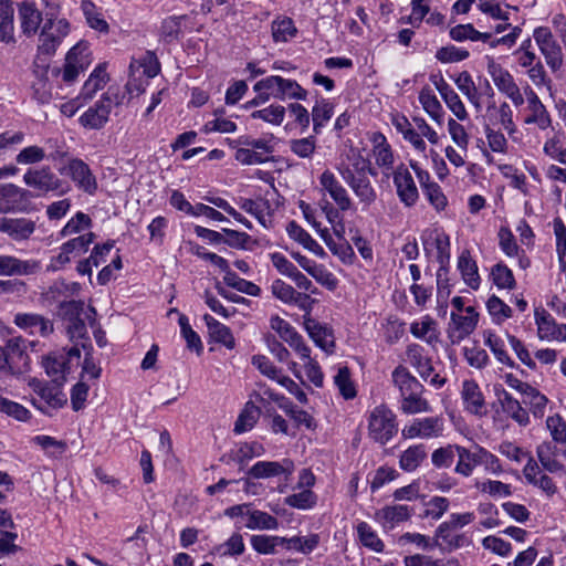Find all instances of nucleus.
Wrapping results in <instances>:
<instances>
[{"mask_svg":"<svg viewBox=\"0 0 566 566\" xmlns=\"http://www.w3.org/2000/svg\"><path fill=\"white\" fill-rule=\"evenodd\" d=\"M30 192L13 184L4 185L0 188V200L4 201L7 207L2 212L23 210L29 202Z\"/></svg>","mask_w":566,"mask_h":566,"instance_id":"4be33fe9","label":"nucleus"},{"mask_svg":"<svg viewBox=\"0 0 566 566\" xmlns=\"http://www.w3.org/2000/svg\"><path fill=\"white\" fill-rule=\"evenodd\" d=\"M35 230V222L27 218H10L7 234L15 241L27 240Z\"/></svg>","mask_w":566,"mask_h":566,"instance_id":"58836bf2","label":"nucleus"},{"mask_svg":"<svg viewBox=\"0 0 566 566\" xmlns=\"http://www.w3.org/2000/svg\"><path fill=\"white\" fill-rule=\"evenodd\" d=\"M285 108L281 105H270L251 114L254 119H262L273 125H281L284 120Z\"/></svg>","mask_w":566,"mask_h":566,"instance_id":"680f3d73","label":"nucleus"},{"mask_svg":"<svg viewBox=\"0 0 566 566\" xmlns=\"http://www.w3.org/2000/svg\"><path fill=\"white\" fill-rule=\"evenodd\" d=\"M69 32L70 23L65 19H48L39 35L36 60L53 55Z\"/></svg>","mask_w":566,"mask_h":566,"instance_id":"7ed1b4c3","label":"nucleus"},{"mask_svg":"<svg viewBox=\"0 0 566 566\" xmlns=\"http://www.w3.org/2000/svg\"><path fill=\"white\" fill-rule=\"evenodd\" d=\"M452 40L462 42L465 40L488 42L492 38L490 32H480L472 24H458L450 30Z\"/></svg>","mask_w":566,"mask_h":566,"instance_id":"37998d69","label":"nucleus"},{"mask_svg":"<svg viewBox=\"0 0 566 566\" xmlns=\"http://www.w3.org/2000/svg\"><path fill=\"white\" fill-rule=\"evenodd\" d=\"M454 82L460 92L464 94L469 102L479 111L481 108V95L472 76L467 71H463L454 78Z\"/></svg>","mask_w":566,"mask_h":566,"instance_id":"ea45409f","label":"nucleus"},{"mask_svg":"<svg viewBox=\"0 0 566 566\" xmlns=\"http://www.w3.org/2000/svg\"><path fill=\"white\" fill-rule=\"evenodd\" d=\"M397 433V416L386 405H379L368 413L367 434L373 442L385 446Z\"/></svg>","mask_w":566,"mask_h":566,"instance_id":"f03ea898","label":"nucleus"},{"mask_svg":"<svg viewBox=\"0 0 566 566\" xmlns=\"http://www.w3.org/2000/svg\"><path fill=\"white\" fill-rule=\"evenodd\" d=\"M333 114V105L329 102L322 99L316 103L312 109L313 129L315 134L321 132V128L331 119Z\"/></svg>","mask_w":566,"mask_h":566,"instance_id":"052dcab7","label":"nucleus"},{"mask_svg":"<svg viewBox=\"0 0 566 566\" xmlns=\"http://www.w3.org/2000/svg\"><path fill=\"white\" fill-rule=\"evenodd\" d=\"M443 432V420L439 417L416 419L411 424L402 429V436L408 439H430L441 436Z\"/></svg>","mask_w":566,"mask_h":566,"instance_id":"f8f14e48","label":"nucleus"},{"mask_svg":"<svg viewBox=\"0 0 566 566\" xmlns=\"http://www.w3.org/2000/svg\"><path fill=\"white\" fill-rule=\"evenodd\" d=\"M81 9L85 15L86 22L92 29H95L99 32L108 31L107 22L101 17L95 4L91 0H83L81 3Z\"/></svg>","mask_w":566,"mask_h":566,"instance_id":"603ef678","label":"nucleus"},{"mask_svg":"<svg viewBox=\"0 0 566 566\" xmlns=\"http://www.w3.org/2000/svg\"><path fill=\"white\" fill-rule=\"evenodd\" d=\"M125 94L118 87L111 86L101 98L88 107L78 118L80 124L88 129H101L108 122L115 106L123 104Z\"/></svg>","mask_w":566,"mask_h":566,"instance_id":"f257e3e1","label":"nucleus"},{"mask_svg":"<svg viewBox=\"0 0 566 566\" xmlns=\"http://www.w3.org/2000/svg\"><path fill=\"white\" fill-rule=\"evenodd\" d=\"M29 386L42 400L46 402L49 407L59 409L67 402V397L61 389L62 386H57L55 384L50 385L38 378H31L29 380Z\"/></svg>","mask_w":566,"mask_h":566,"instance_id":"2eb2a0df","label":"nucleus"},{"mask_svg":"<svg viewBox=\"0 0 566 566\" xmlns=\"http://www.w3.org/2000/svg\"><path fill=\"white\" fill-rule=\"evenodd\" d=\"M335 385L339 389L345 399H353L356 397V389L350 379V373L347 367H340L334 377Z\"/></svg>","mask_w":566,"mask_h":566,"instance_id":"69168bd1","label":"nucleus"},{"mask_svg":"<svg viewBox=\"0 0 566 566\" xmlns=\"http://www.w3.org/2000/svg\"><path fill=\"white\" fill-rule=\"evenodd\" d=\"M81 352L77 345L71 347L67 352L51 353L43 357L42 366L52 384L63 386L66 381V374L70 371V364L73 358L80 359Z\"/></svg>","mask_w":566,"mask_h":566,"instance_id":"20e7f679","label":"nucleus"},{"mask_svg":"<svg viewBox=\"0 0 566 566\" xmlns=\"http://www.w3.org/2000/svg\"><path fill=\"white\" fill-rule=\"evenodd\" d=\"M451 323L458 333V338L463 339L469 336L476 327L478 323L473 316H467L459 313H451Z\"/></svg>","mask_w":566,"mask_h":566,"instance_id":"0e129e2a","label":"nucleus"},{"mask_svg":"<svg viewBox=\"0 0 566 566\" xmlns=\"http://www.w3.org/2000/svg\"><path fill=\"white\" fill-rule=\"evenodd\" d=\"M19 19L23 33L34 35L42 22V13L32 2L23 1L19 4Z\"/></svg>","mask_w":566,"mask_h":566,"instance_id":"b1692460","label":"nucleus"},{"mask_svg":"<svg viewBox=\"0 0 566 566\" xmlns=\"http://www.w3.org/2000/svg\"><path fill=\"white\" fill-rule=\"evenodd\" d=\"M251 545L259 554H273L277 545H284L285 537L269 536V535H253L251 537Z\"/></svg>","mask_w":566,"mask_h":566,"instance_id":"4d7b16f0","label":"nucleus"},{"mask_svg":"<svg viewBox=\"0 0 566 566\" xmlns=\"http://www.w3.org/2000/svg\"><path fill=\"white\" fill-rule=\"evenodd\" d=\"M347 159L348 164L342 163L337 168L342 178L345 170H348L354 176L356 175L360 177L367 176L368 174L371 176L377 175L371 167L370 160L361 156L357 150L350 149V151L347 154Z\"/></svg>","mask_w":566,"mask_h":566,"instance_id":"a878e982","label":"nucleus"},{"mask_svg":"<svg viewBox=\"0 0 566 566\" xmlns=\"http://www.w3.org/2000/svg\"><path fill=\"white\" fill-rule=\"evenodd\" d=\"M524 95L527 102L530 115L524 118L526 125L535 124L539 129H547L552 125V119L545 105L531 86L524 87Z\"/></svg>","mask_w":566,"mask_h":566,"instance_id":"9d476101","label":"nucleus"},{"mask_svg":"<svg viewBox=\"0 0 566 566\" xmlns=\"http://www.w3.org/2000/svg\"><path fill=\"white\" fill-rule=\"evenodd\" d=\"M523 474L528 484L541 489L547 495L552 496L556 493L557 488L553 480L547 474L543 473L537 462L531 455L523 469Z\"/></svg>","mask_w":566,"mask_h":566,"instance_id":"f3484780","label":"nucleus"},{"mask_svg":"<svg viewBox=\"0 0 566 566\" xmlns=\"http://www.w3.org/2000/svg\"><path fill=\"white\" fill-rule=\"evenodd\" d=\"M374 156L376 159V164L379 167H384L386 169H391L394 165V155L390 149L389 144L387 143L385 136L380 133L374 135Z\"/></svg>","mask_w":566,"mask_h":566,"instance_id":"4c0bfd02","label":"nucleus"},{"mask_svg":"<svg viewBox=\"0 0 566 566\" xmlns=\"http://www.w3.org/2000/svg\"><path fill=\"white\" fill-rule=\"evenodd\" d=\"M343 180L350 187L364 207H370L377 199V192L367 176H354L348 170L343 172Z\"/></svg>","mask_w":566,"mask_h":566,"instance_id":"4468645a","label":"nucleus"},{"mask_svg":"<svg viewBox=\"0 0 566 566\" xmlns=\"http://www.w3.org/2000/svg\"><path fill=\"white\" fill-rule=\"evenodd\" d=\"M304 326L311 338L315 342L317 346L328 352L329 347L334 346L333 340L328 342L326 338L328 336V331L326 327L322 326L317 321L312 318L311 316H304Z\"/></svg>","mask_w":566,"mask_h":566,"instance_id":"79ce46f5","label":"nucleus"},{"mask_svg":"<svg viewBox=\"0 0 566 566\" xmlns=\"http://www.w3.org/2000/svg\"><path fill=\"white\" fill-rule=\"evenodd\" d=\"M488 72L496 88L512 101L515 106L524 104L525 98L513 75L500 64L491 61L488 65Z\"/></svg>","mask_w":566,"mask_h":566,"instance_id":"6e6552de","label":"nucleus"},{"mask_svg":"<svg viewBox=\"0 0 566 566\" xmlns=\"http://www.w3.org/2000/svg\"><path fill=\"white\" fill-rule=\"evenodd\" d=\"M394 184L400 201L407 207H412L417 202L419 193L412 175L403 164L396 168Z\"/></svg>","mask_w":566,"mask_h":566,"instance_id":"9b49d317","label":"nucleus"},{"mask_svg":"<svg viewBox=\"0 0 566 566\" xmlns=\"http://www.w3.org/2000/svg\"><path fill=\"white\" fill-rule=\"evenodd\" d=\"M522 395L523 403L531 406L532 412L535 417H542L548 401L547 398L531 385Z\"/></svg>","mask_w":566,"mask_h":566,"instance_id":"5fc2aeb1","label":"nucleus"},{"mask_svg":"<svg viewBox=\"0 0 566 566\" xmlns=\"http://www.w3.org/2000/svg\"><path fill=\"white\" fill-rule=\"evenodd\" d=\"M271 95L279 99H305L307 92L296 81L280 77L277 90Z\"/></svg>","mask_w":566,"mask_h":566,"instance_id":"a19ab883","label":"nucleus"},{"mask_svg":"<svg viewBox=\"0 0 566 566\" xmlns=\"http://www.w3.org/2000/svg\"><path fill=\"white\" fill-rule=\"evenodd\" d=\"M261 416V409L252 401H248L234 423V432L243 433L251 430Z\"/></svg>","mask_w":566,"mask_h":566,"instance_id":"e433bc0d","label":"nucleus"},{"mask_svg":"<svg viewBox=\"0 0 566 566\" xmlns=\"http://www.w3.org/2000/svg\"><path fill=\"white\" fill-rule=\"evenodd\" d=\"M14 324L21 328H30L32 334L39 333L41 336H48L53 332V323L39 314H17Z\"/></svg>","mask_w":566,"mask_h":566,"instance_id":"393cba45","label":"nucleus"},{"mask_svg":"<svg viewBox=\"0 0 566 566\" xmlns=\"http://www.w3.org/2000/svg\"><path fill=\"white\" fill-rule=\"evenodd\" d=\"M224 283L235 289L241 293H245L250 296H259L261 294V289L254 284L253 282L241 279L235 272L230 271L227 275L223 276Z\"/></svg>","mask_w":566,"mask_h":566,"instance_id":"8fccbe9b","label":"nucleus"},{"mask_svg":"<svg viewBox=\"0 0 566 566\" xmlns=\"http://www.w3.org/2000/svg\"><path fill=\"white\" fill-rule=\"evenodd\" d=\"M13 3L10 0H0V42L14 41Z\"/></svg>","mask_w":566,"mask_h":566,"instance_id":"c756f323","label":"nucleus"},{"mask_svg":"<svg viewBox=\"0 0 566 566\" xmlns=\"http://www.w3.org/2000/svg\"><path fill=\"white\" fill-rule=\"evenodd\" d=\"M461 395L465 409L469 412L478 416L486 413L483 394L474 380L463 381Z\"/></svg>","mask_w":566,"mask_h":566,"instance_id":"aec40b11","label":"nucleus"},{"mask_svg":"<svg viewBox=\"0 0 566 566\" xmlns=\"http://www.w3.org/2000/svg\"><path fill=\"white\" fill-rule=\"evenodd\" d=\"M483 337L485 346L490 348V350L492 352V354L500 364L507 366L510 368L515 367L514 360L510 357L509 353L505 349L504 340L499 335L489 329L483 332Z\"/></svg>","mask_w":566,"mask_h":566,"instance_id":"7c9ffc66","label":"nucleus"},{"mask_svg":"<svg viewBox=\"0 0 566 566\" xmlns=\"http://www.w3.org/2000/svg\"><path fill=\"white\" fill-rule=\"evenodd\" d=\"M535 322L537 325V335L541 339L553 338L558 325L549 313L545 310L535 312Z\"/></svg>","mask_w":566,"mask_h":566,"instance_id":"3c124183","label":"nucleus"},{"mask_svg":"<svg viewBox=\"0 0 566 566\" xmlns=\"http://www.w3.org/2000/svg\"><path fill=\"white\" fill-rule=\"evenodd\" d=\"M436 546L452 552L454 549L471 545V539L464 534H458L455 531L448 528V525H439L434 536Z\"/></svg>","mask_w":566,"mask_h":566,"instance_id":"412c9836","label":"nucleus"},{"mask_svg":"<svg viewBox=\"0 0 566 566\" xmlns=\"http://www.w3.org/2000/svg\"><path fill=\"white\" fill-rule=\"evenodd\" d=\"M23 182L40 193L63 192V180L49 166L28 169L23 175Z\"/></svg>","mask_w":566,"mask_h":566,"instance_id":"0eeeda50","label":"nucleus"},{"mask_svg":"<svg viewBox=\"0 0 566 566\" xmlns=\"http://www.w3.org/2000/svg\"><path fill=\"white\" fill-rule=\"evenodd\" d=\"M277 526V520L271 514L259 510L248 511L245 527L250 530H276Z\"/></svg>","mask_w":566,"mask_h":566,"instance_id":"c03bdc74","label":"nucleus"},{"mask_svg":"<svg viewBox=\"0 0 566 566\" xmlns=\"http://www.w3.org/2000/svg\"><path fill=\"white\" fill-rule=\"evenodd\" d=\"M319 543V536L317 534H313L308 537H298L294 536L291 538H285V545L287 549H295L303 554L311 553Z\"/></svg>","mask_w":566,"mask_h":566,"instance_id":"e2e57ef3","label":"nucleus"},{"mask_svg":"<svg viewBox=\"0 0 566 566\" xmlns=\"http://www.w3.org/2000/svg\"><path fill=\"white\" fill-rule=\"evenodd\" d=\"M491 277L499 289L513 290L516 285L513 272L503 263H497L492 268Z\"/></svg>","mask_w":566,"mask_h":566,"instance_id":"864d4df0","label":"nucleus"},{"mask_svg":"<svg viewBox=\"0 0 566 566\" xmlns=\"http://www.w3.org/2000/svg\"><path fill=\"white\" fill-rule=\"evenodd\" d=\"M455 451L459 458L455 472L463 476H469L473 469L479 465L478 448L474 451H470L463 447H455Z\"/></svg>","mask_w":566,"mask_h":566,"instance_id":"a18cd8bd","label":"nucleus"},{"mask_svg":"<svg viewBox=\"0 0 566 566\" xmlns=\"http://www.w3.org/2000/svg\"><path fill=\"white\" fill-rule=\"evenodd\" d=\"M357 533L359 541L365 547H368L377 553L384 551V543L366 522H360L357 525Z\"/></svg>","mask_w":566,"mask_h":566,"instance_id":"6e6d98bb","label":"nucleus"},{"mask_svg":"<svg viewBox=\"0 0 566 566\" xmlns=\"http://www.w3.org/2000/svg\"><path fill=\"white\" fill-rule=\"evenodd\" d=\"M546 427L549 430L554 442H566V421L559 415L548 417L546 419Z\"/></svg>","mask_w":566,"mask_h":566,"instance_id":"774afa93","label":"nucleus"},{"mask_svg":"<svg viewBox=\"0 0 566 566\" xmlns=\"http://www.w3.org/2000/svg\"><path fill=\"white\" fill-rule=\"evenodd\" d=\"M40 269L41 264L36 260H20L12 255H0V275H30Z\"/></svg>","mask_w":566,"mask_h":566,"instance_id":"dca6fc26","label":"nucleus"},{"mask_svg":"<svg viewBox=\"0 0 566 566\" xmlns=\"http://www.w3.org/2000/svg\"><path fill=\"white\" fill-rule=\"evenodd\" d=\"M534 40L544 55L547 65L552 71H557L563 65V50L552 31L547 27H538L533 32Z\"/></svg>","mask_w":566,"mask_h":566,"instance_id":"423d86ee","label":"nucleus"},{"mask_svg":"<svg viewBox=\"0 0 566 566\" xmlns=\"http://www.w3.org/2000/svg\"><path fill=\"white\" fill-rule=\"evenodd\" d=\"M408 361L417 369L420 377L428 380L433 373V367L429 357L423 355V347L418 344H411L406 350Z\"/></svg>","mask_w":566,"mask_h":566,"instance_id":"c85d7f7f","label":"nucleus"},{"mask_svg":"<svg viewBox=\"0 0 566 566\" xmlns=\"http://www.w3.org/2000/svg\"><path fill=\"white\" fill-rule=\"evenodd\" d=\"M271 31L275 42H286L295 35L296 28L291 18L283 17L272 22Z\"/></svg>","mask_w":566,"mask_h":566,"instance_id":"49530a36","label":"nucleus"},{"mask_svg":"<svg viewBox=\"0 0 566 566\" xmlns=\"http://www.w3.org/2000/svg\"><path fill=\"white\" fill-rule=\"evenodd\" d=\"M48 67L49 65L45 59L43 61L35 60L33 73L36 76V81L33 82L32 88L34 91V96L41 103L48 102L51 97L46 77Z\"/></svg>","mask_w":566,"mask_h":566,"instance_id":"2f4dec72","label":"nucleus"},{"mask_svg":"<svg viewBox=\"0 0 566 566\" xmlns=\"http://www.w3.org/2000/svg\"><path fill=\"white\" fill-rule=\"evenodd\" d=\"M400 410L406 415L430 411L429 402L422 398V392H413L401 398Z\"/></svg>","mask_w":566,"mask_h":566,"instance_id":"de8ad7c7","label":"nucleus"},{"mask_svg":"<svg viewBox=\"0 0 566 566\" xmlns=\"http://www.w3.org/2000/svg\"><path fill=\"white\" fill-rule=\"evenodd\" d=\"M499 401L503 410L517 423L525 426L528 423L530 418L527 411L521 406V402L512 397L511 394L503 390L499 397Z\"/></svg>","mask_w":566,"mask_h":566,"instance_id":"f704fd0d","label":"nucleus"},{"mask_svg":"<svg viewBox=\"0 0 566 566\" xmlns=\"http://www.w3.org/2000/svg\"><path fill=\"white\" fill-rule=\"evenodd\" d=\"M411 516V510L407 505H387L375 513V520L384 530H392L399 523L406 522Z\"/></svg>","mask_w":566,"mask_h":566,"instance_id":"a211bd4d","label":"nucleus"},{"mask_svg":"<svg viewBox=\"0 0 566 566\" xmlns=\"http://www.w3.org/2000/svg\"><path fill=\"white\" fill-rule=\"evenodd\" d=\"M203 319L208 326L209 334L214 342L221 343L222 345L230 349L234 347V337L229 327L221 324L209 314H206L203 316Z\"/></svg>","mask_w":566,"mask_h":566,"instance_id":"72a5a7b5","label":"nucleus"},{"mask_svg":"<svg viewBox=\"0 0 566 566\" xmlns=\"http://www.w3.org/2000/svg\"><path fill=\"white\" fill-rule=\"evenodd\" d=\"M273 151H265L263 149H245L238 148L235 151V160L243 165H259L264 164L271 159V154Z\"/></svg>","mask_w":566,"mask_h":566,"instance_id":"13d9d810","label":"nucleus"},{"mask_svg":"<svg viewBox=\"0 0 566 566\" xmlns=\"http://www.w3.org/2000/svg\"><path fill=\"white\" fill-rule=\"evenodd\" d=\"M108 81V75L103 65L95 67L90 78L85 82L83 92L86 97H92L97 91L102 90Z\"/></svg>","mask_w":566,"mask_h":566,"instance_id":"bf43d9fd","label":"nucleus"},{"mask_svg":"<svg viewBox=\"0 0 566 566\" xmlns=\"http://www.w3.org/2000/svg\"><path fill=\"white\" fill-rule=\"evenodd\" d=\"M458 269L461 272L464 282L473 290L480 286V275L478 273V265L471 258L469 251H463L458 259Z\"/></svg>","mask_w":566,"mask_h":566,"instance_id":"473e14b6","label":"nucleus"},{"mask_svg":"<svg viewBox=\"0 0 566 566\" xmlns=\"http://www.w3.org/2000/svg\"><path fill=\"white\" fill-rule=\"evenodd\" d=\"M419 102L423 109L437 122H440L442 116V106L433 94L432 90L428 86L423 87L419 94Z\"/></svg>","mask_w":566,"mask_h":566,"instance_id":"09e8293b","label":"nucleus"},{"mask_svg":"<svg viewBox=\"0 0 566 566\" xmlns=\"http://www.w3.org/2000/svg\"><path fill=\"white\" fill-rule=\"evenodd\" d=\"M61 175H65L76 185V187L87 195H94L98 185L96 177L90 166L80 158H70L59 168Z\"/></svg>","mask_w":566,"mask_h":566,"instance_id":"39448f33","label":"nucleus"},{"mask_svg":"<svg viewBox=\"0 0 566 566\" xmlns=\"http://www.w3.org/2000/svg\"><path fill=\"white\" fill-rule=\"evenodd\" d=\"M392 381L399 389L400 397L410 396L413 392H423V386L403 366H398L392 371Z\"/></svg>","mask_w":566,"mask_h":566,"instance_id":"bb28decb","label":"nucleus"},{"mask_svg":"<svg viewBox=\"0 0 566 566\" xmlns=\"http://www.w3.org/2000/svg\"><path fill=\"white\" fill-rule=\"evenodd\" d=\"M319 182L323 189L328 192L331 198L337 205L339 210L347 211L352 208L353 202L347 190L336 179L332 171L325 170L319 177Z\"/></svg>","mask_w":566,"mask_h":566,"instance_id":"ddd939ff","label":"nucleus"},{"mask_svg":"<svg viewBox=\"0 0 566 566\" xmlns=\"http://www.w3.org/2000/svg\"><path fill=\"white\" fill-rule=\"evenodd\" d=\"M86 48L81 43L74 45L66 54L65 64L62 71V77L64 82H73L84 70L86 59L83 52Z\"/></svg>","mask_w":566,"mask_h":566,"instance_id":"5701e85b","label":"nucleus"},{"mask_svg":"<svg viewBox=\"0 0 566 566\" xmlns=\"http://www.w3.org/2000/svg\"><path fill=\"white\" fill-rule=\"evenodd\" d=\"M25 342L20 338H11L4 346L7 374L22 375L30 369V359L25 350Z\"/></svg>","mask_w":566,"mask_h":566,"instance_id":"1a4fd4ad","label":"nucleus"},{"mask_svg":"<svg viewBox=\"0 0 566 566\" xmlns=\"http://www.w3.org/2000/svg\"><path fill=\"white\" fill-rule=\"evenodd\" d=\"M294 464L291 460L276 461H259L250 468L248 474L254 479H268L281 474H291Z\"/></svg>","mask_w":566,"mask_h":566,"instance_id":"6ab92c4d","label":"nucleus"},{"mask_svg":"<svg viewBox=\"0 0 566 566\" xmlns=\"http://www.w3.org/2000/svg\"><path fill=\"white\" fill-rule=\"evenodd\" d=\"M239 206L242 210L255 217L263 227H269L268 223L271 222V220L266 218V216L270 217L271 214V205L269 200L263 198H259L255 200L241 198L239 201Z\"/></svg>","mask_w":566,"mask_h":566,"instance_id":"cd10ccee","label":"nucleus"},{"mask_svg":"<svg viewBox=\"0 0 566 566\" xmlns=\"http://www.w3.org/2000/svg\"><path fill=\"white\" fill-rule=\"evenodd\" d=\"M285 503L298 510H308L316 504V495L308 489L289 495Z\"/></svg>","mask_w":566,"mask_h":566,"instance_id":"338daca9","label":"nucleus"},{"mask_svg":"<svg viewBox=\"0 0 566 566\" xmlns=\"http://www.w3.org/2000/svg\"><path fill=\"white\" fill-rule=\"evenodd\" d=\"M427 458V450L423 444L411 446L406 449L399 459V467L406 472L415 471Z\"/></svg>","mask_w":566,"mask_h":566,"instance_id":"c9c22d12","label":"nucleus"}]
</instances>
